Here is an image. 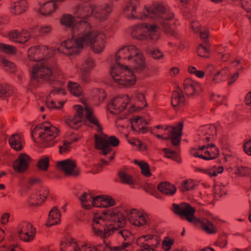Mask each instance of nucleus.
I'll return each instance as SVG.
<instances>
[{
	"label": "nucleus",
	"mask_w": 251,
	"mask_h": 251,
	"mask_svg": "<svg viewBox=\"0 0 251 251\" xmlns=\"http://www.w3.org/2000/svg\"><path fill=\"white\" fill-rule=\"evenodd\" d=\"M130 98L126 95L115 97L108 103V110L112 114H119L126 109L130 113L135 112L139 107L130 103Z\"/></svg>",
	"instance_id": "nucleus-11"
},
{
	"label": "nucleus",
	"mask_w": 251,
	"mask_h": 251,
	"mask_svg": "<svg viewBox=\"0 0 251 251\" xmlns=\"http://www.w3.org/2000/svg\"><path fill=\"white\" fill-rule=\"evenodd\" d=\"M10 214L8 213H4L1 215L0 223L1 224L5 225L9 222Z\"/></svg>",
	"instance_id": "nucleus-64"
},
{
	"label": "nucleus",
	"mask_w": 251,
	"mask_h": 251,
	"mask_svg": "<svg viewBox=\"0 0 251 251\" xmlns=\"http://www.w3.org/2000/svg\"><path fill=\"white\" fill-rule=\"evenodd\" d=\"M48 195V191L41 189L37 193H33L30 196L28 202L31 205H36L44 201Z\"/></svg>",
	"instance_id": "nucleus-28"
},
{
	"label": "nucleus",
	"mask_w": 251,
	"mask_h": 251,
	"mask_svg": "<svg viewBox=\"0 0 251 251\" xmlns=\"http://www.w3.org/2000/svg\"><path fill=\"white\" fill-rule=\"evenodd\" d=\"M77 243L71 237H66L60 244V251H77Z\"/></svg>",
	"instance_id": "nucleus-26"
},
{
	"label": "nucleus",
	"mask_w": 251,
	"mask_h": 251,
	"mask_svg": "<svg viewBox=\"0 0 251 251\" xmlns=\"http://www.w3.org/2000/svg\"><path fill=\"white\" fill-rule=\"evenodd\" d=\"M249 169L246 167L241 166L237 168V173L240 176H243L248 174Z\"/></svg>",
	"instance_id": "nucleus-63"
},
{
	"label": "nucleus",
	"mask_w": 251,
	"mask_h": 251,
	"mask_svg": "<svg viewBox=\"0 0 251 251\" xmlns=\"http://www.w3.org/2000/svg\"><path fill=\"white\" fill-rule=\"evenodd\" d=\"M16 50V48L13 46L0 43V51L4 53L13 54Z\"/></svg>",
	"instance_id": "nucleus-47"
},
{
	"label": "nucleus",
	"mask_w": 251,
	"mask_h": 251,
	"mask_svg": "<svg viewBox=\"0 0 251 251\" xmlns=\"http://www.w3.org/2000/svg\"><path fill=\"white\" fill-rule=\"evenodd\" d=\"M206 72L212 76L211 82L212 84H218L226 80L229 74V69L225 67L220 70L216 65L208 64L205 67Z\"/></svg>",
	"instance_id": "nucleus-15"
},
{
	"label": "nucleus",
	"mask_w": 251,
	"mask_h": 251,
	"mask_svg": "<svg viewBox=\"0 0 251 251\" xmlns=\"http://www.w3.org/2000/svg\"><path fill=\"white\" fill-rule=\"evenodd\" d=\"M96 66L95 60L93 58L88 57L84 59L79 68V75L83 83L86 84L90 81V72Z\"/></svg>",
	"instance_id": "nucleus-18"
},
{
	"label": "nucleus",
	"mask_w": 251,
	"mask_h": 251,
	"mask_svg": "<svg viewBox=\"0 0 251 251\" xmlns=\"http://www.w3.org/2000/svg\"><path fill=\"white\" fill-rule=\"evenodd\" d=\"M148 122L149 120L147 118L134 116L131 119V125L133 130L144 133L146 131V127Z\"/></svg>",
	"instance_id": "nucleus-25"
},
{
	"label": "nucleus",
	"mask_w": 251,
	"mask_h": 251,
	"mask_svg": "<svg viewBox=\"0 0 251 251\" xmlns=\"http://www.w3.org/2000/svg\"><path fill=\"white\" fill-rule=\"evenodd\" d=\"M129 143L132 145L138 147L140 150H144L145 148V146L143 143L138 139H133L131 141H130Z\"/></svg>",
	"instance_id": "nucleus-60"
},
{
	"label": "nucleus",
	"mask_w": 251,
	"mask_h": 251,
	"mask_svg": "<svg viewBox=\"0 0 251 251\" xmlns=\"http://www.w3.org/2000/svg\"><path fill=\"white\" fill-rule=\"evenodd\" d=\"M217 134L216 126L213 125H207L201 126L197 134L196 141L199 142H208Z\"/></svg>",
	"instance_id": "nucleus-19"
},
{
	"label": "nucleus",
	"mask_w": 251,
	"mask_h": 251,
	"mask_svg": "<svg viewBox=\"0 0 251 251\" xmlns=\"http://www.w3.org/2000/svg\"><path fill=\"white\" fill-rule=\"evenodd\" d=\"M106 248L105 245H98L95 247L89 242L81 243L80 245L77 244V251H101V247Z\"/></svg>",
	"instance_id": "nucleus-38"
},
{
	"label": "nucleus",
	"mask_w": 251,
	"mask_h": 251,
	"mask_svg": "<svg viewBox=\"0 0 251 251\" xmlns=\"http://www.w3.org/2000/svg\"><path fill=\"white\" fill-rule=\"evenodd\" d=\"M19 31L17 30H13L8 32L7 37L11 41H13L17 43H19Z\"/></svg>",
	"instance_id": "nucleus-55"
},
{
	"label": "nucleus",
	"mask_w": 251,
	"mask_h": 251,
	"mask_svg": "<svg viewBox=\"0 0 251 251\" xmlns=\"http://www.w3.org/2000/svg\"><path fill=\"white\" fill-rule=\"evenodd\" d=\"M52 26L50 25H44L40 26L38 32L42 35H47L50 33L52 30Z\"/></svg>",
	"instance_id": "nucleus-52"
},
{
	"label": "nucleus",
	"mask_w": 251,
	"mask_h": 251,
	"mask_svg": "<svg viewBox=\"0 0 251 251\" xmlns=\"http://www.w3.org/2000/svg\"><path fill=\"white\" fill-rule=\"evenodd\" d=\"M82 103L83 105H75L74 106V115L66 116L65 123L73 129H78L83 124L85 110L86 118L99 132L95 135L96 148L100 149L105 155L111 150V146L116 147L119 145V141L115 136L108 137L102 132L101 126L94 114L91 106L85 100H82Z\"/></svg>",
	"instance_id": "nucleus-5"
},
{
	"label": "nucleus",
	"mask_w": 251,
	"mask_h": 251,
	"mask_svg": "<svg viewBox=\"0 0 251 251\" xmlns=\"http://www.w3.org/2000/svg\"><path fill=\"white\" fill-rule=\"evenodd\" d=\"M126 224L125 215L117 208L95 212L92 217V230L94 235L108 236L114 232L126 240L131 235L130 232L124 227Z\"/></svg>",
	"instance_id": "nucleus-7"
},
{
	"label": "nucleus",
	"mask_w": 251,
	"mask_h": 251,
	"mask_svg": "<svg viewBox=\"0 0 251 251\" xmlns=\"http://www.w3.org/2000/svg\"><path fill=\"white\" fill-rule=\"evenodd\" d=\"M174 211L175 213L186 218L190 222L196 224L199 221L194 216L195 209L187 203H181L179 205L173 204Z\"/></svg>",
	"instance_id": "nucleus-17"
},
{
	"label": "nucleus",
	"mask_w": 251,
	"mask_h": 251,
	"mask_svg": "<svg viewBox=\"0 0 251 251\" xmlns=\"http://www.w3.org/2000/svg\"><path fill=\"white\" fill-rule=\"evenodd\" d=\"M66 93V91L62 87L54 88L52 89L50 95L47 98L46 105L50 109H61L66 102V100L56 102L52 99V97L56 95L64 96Z\"/></svg>",
	"instance_id": "nucleus-20"
},
{
	"label": "nucleus",
	"mask_w": 251,
	"mask_h": 251,
	"mask_svg": "<svg viewBox=\"0 0 251 251\" xmlns=\"http://www.w3.org/2000/svg\"><path fill=\"white\" fill-rule=\"evenodd\" d=\"M245 152L249 155H251V140L246 141L243 146Z\"/></svg>",
	"instance_id": "nucleus-62"
},
{
	"label": "nucleus",
	"mask_w": 251,
	"mask_h": 251,
	"mask_svg": "<svg viewBox=\"0 0 251 251\" xmlns=\"http://www.w3.org/2000/svg\"><path fill=\"white\" fill-rule=\"evenodd\" d=\"M59 129L50 124H43L36 126L33 129L32 136L35 141L45 147L53 146L55 139L58 136Z\"/></svg>",
	"instance_id": "nucleus-8"
},
{
	"label": "nucleus",
	"mask_w": 251,
	"mask_h": 251,
	"mask_svg": "<svg viewBox=\"0 0 251 251\" xmlns=\"http://www.w3.org/2000/svg\"><path fill=\"white\" fill-rule=\"evenodd\" d=\"M67 87L70 93L75 97H79L83 94L82 88L77 82L69 81Z\"/></svg>",
	"instance_id": "nucleus-34"
},
{
	"label": "nucleus",
	"mask_w": 251,
	"mask_h": 251,
	"mask_svg": "<svg viewBox=\"0 0 251 251\" xmlns=\"http://www.w3.org/2000/svg\"><path fill=\"white\" fill-rule=\"evenodd\" d=\"M9 142L11 147L16 150H21L23 147V139L21 135L15 134L9 139Z\"/></svg>",
	"instance_id": "nucleus-35"
},
{
	"label": "nucleus",
	"mask_w": 251,
	"mask_h": 251,
	"mask_svg": "<svg viewBox=\"0 0 251 251\" xmlns=\"http://www.w3.org/2000/svg\"><path fill=\"white\" fill-rule=\"evenodd\" d=\"M49 164V159L47 157H44L41 158L38 163L40 169L46 171L47 170Z\"/></svg>",
	"instance_id": "nucleus-50"
},
{
	"label": "nucleus",
	"mask_w": 251,
	"mask_h": 251,
	"mask_svg": "<svg viewBox=\"0 0 251 251\" xmlns=\"http://www.w3.org/2000/svg\"><path fill=\"white\" fill-rule=\"evenodd\" d=\"M119 176L122 182L127 184H133L134 183L133 177L124 171H120Z\"/></svg>",
	"instance_id": "nucleus-41"
},
{
	"label": "nucleus",
	"mask_w": 251,
	"mask_h": 251,
	"mask_svg": "<svg viewBox=\"0 0 251 251\" xmlns=\"http://www.w3.org/2000/svg\"><path fill=\"white\" fill-rule=\"evenodd\" d=\"M0 251H23L18 246L11 245L8 247L5 246L0 247Z\"/></svg>",
	"instance_id": "nucleus-58"
},
{
	"label": "nucleus",
	"mask_w": 251,
	"mask_h": 251,
	"mask_svg": "<svg viewBox=\"0 0 251 251\" xmlns=\"http://www.w3.org/2000/svg\"><path fill=\"white\" fill-rule=\"evenodd\" d=\"M124 211L126 220L133 226L144 227L150 222V214L144 209L127 207Z\"/></svg>",
	"instance_id": "nucleus-12"
},
{
	"label": "nucleus",
	"mask_w": 251,
	"mask_h": 251,
	"mask_svg": "<svg viewBox=\"0 0 251 251\" xmlns=\"http://www.w3.org/2000/svg\"><path fill=\"white\" fill-rule=\"evenodd\" d=\"M198 222L201 224L204 231L209 234L215 233L217 232L216 227L213 221V217L210 215L207 218H203L201 221L198 219Z\"/></svg>",
	"instance_id": "nucleus-27"
},
{
	"label": "nucleus",
	"mask_w": 251,
	"mask_h": 251,
	"mask_svg": "<svg viewBox=\"0 0 251 251\" xmlns=\"http://www.w3.org/2000/svg\"><path fill=\"white\" fill-rule=\"evenodd\" d=\"M1 62L4 67L6 68L7 70H9L11 73L14 72L16 66L13 63L8 61L5 58L2 59Z\"/></svg>",
	"instance_id": "nucleus-53"
},
{
	"label": "nucleus",
	"mask_w": 251,
	"mask_h": 251,
	"mask_svg": "<svg viewBox=\"0 0 251 251\" xmlns=\"http://www.w3.org/2000/svg\"><path fill=\"white\" fill-rule=\"evenodd\" d=\"M112 10L111 4H106L99 7L91 1H82L75 6L73 15L63 14L60 18V23L65 27L71 28V33L75 27L78 28V32H83L88 27L93 28L89 23L92 17L104 21Z\"/></svg>",
	"instance_id": "nucleus-6"
},
{
	"label": "nucleus",
	"mask_w": 251,
	"mask_h": 251,
	"mask_svg": "<svg viewBox=\"0 0 251 251\" xmlns=\"http://www.w3.org/2000/svg\"><path fill=\"white\" fill-rule=\"evenodd\" d=\"M185 103V99L180 89L175 91L172 96V104L174 107H181Z\"/></svg>",
	"instance_id": "nucleus-33"
},
{
	"label": "nucleus",
	"mask_w": 251,
	"mask_h": 251,
	"mask_svg": "<svg viewBox=\"0 0 251 251\" xmlns=\"http://www.w3.org/2000/svg\"><path fill=\"white\" fill-rule=\"evenodd\" d=\"M61 212L56 206L53 207L50 211L48 220L46 225L48 226L57 225L60 222Z\"/></svg>",
	"instance_id": "nucleus-31"
},
{
	"label": "nucleus",
	"mask_w": 251,
	"mask_h": 251,
	"mask_svg": "<svg viewBox=\"0 0 251 251\" xmlns=\"http://www.w3.org/2000/svg\"><path fill=\"white\" fill-rule=\"evenodd\" d=\"M157 189L162 194L169 196L173 195L176 191L175 186L167 182H163L159 184Z\"/></svg>",
	"instance_id": "nucleus-36"
},
{
	"label": "nucleus",
	"mask_w": 251,
	"mask_h": 251,
	"mask_svg": "<svg viewBox=\"0 0 251 251\" xmlns=\"http://www.w3.org/2000/svg\"><path fill=\"white\" fill-rule=\"evenodd\" d=\"M79 200L83 208L89 210L92 207L108 208L114 206L116 201L111 196L107 195H94L90 193H84Z\"/></svg>",
	"instance_id": "nucleus-9"
},
{
	"label": "nucleus",
	"mask_w": 251,
	"mask_h": 251,
	"mask_svg": "<svg viewBox=\"0 0 251 251\" xmlns=\"http://www.w3.org/2000/svg\"><path fill=\"white\" fill-rule=\"evenodd\" d=\"M241 5L247 12H249L251 7V0H242Z\"/></svg>",
	"instance_id": "nucleus-61"
},
{
	"label": "nucleus",
	"mask_w": 251,
	"mask_h": 251,
	"mask_svg": "<svg viewBox=\"0 0 251 251\" xmlns=\"http://www.w3.org/2000/svg\"><path fill=\"white\" fill-rule=\"evenodd\" d=\"M53 54V50L46 46L31 47L28 50L25 64L29 69L32 80L37 82L48 81L60 85L64 84L65 76L56 67H52L47 58Z\"/></svg>",
	"instance_id": "nucleus-3"
},
{
	"label": "nucleus",
	"mask_w": 251,
	"mask_h": 251,
	"mask_svg": "<svg viewBox=\"0 0 251 251\" xmlns=\"http://www.w3.org/2000/svg\"><path fill=\"white\" fill-rule=\"evenodd\" d=\"M56 166L57 169L66 175L76 176L79 174V170L73 160L68 159L58 161Z\"/></svg>",
	"instance_id": "nucleus-21"
},
{
	"label": "nucleus",
	"mask_w": 251,
	"mask_h": 251,
	"mask_svg": "<svg viewBox=\"0 0 251 251\" xmlns=\"http://www.w3.org/2000/svg\"><path fill=\"white\" fill-rule=\"evenodd\" d=\"M146 191L156 198H160L159 194L155 190L152 185H148L146 188Z\"/></svg>",
	"instance_id": "nucleus-56"
},
{
	"label": "nucleus",
	"mask_w": 251,
	"mask_h": 251,
	"mask_svg": "<svg viewBox=\"0 0 251 251\" xmlns=\"http://www.w3.org/2000/svg\"><path fill=\"white\" fill-rule=\"evenodd\" d=\"M36 233L35 228L30 223L24 222L17 226L16 235L21 240L30 242L33 240Z\"/></svg>",
	"instance_id": "nucleus-16"
},
{
	"label": "nucleus",
	"mask_w": 251,
	"mask_h": 251,
	"mask_svg": "<svg viewBox=\"0 0 251 251\" xmlns=\"http://www.w3.org/2000/svg\"><path fill=\"white\" fill-rule=\"evenodd\" d=\"M232 67L237 68V71H242L245 68V62L240 58H234L230 60Z\"/></svg>",
	"instance_id": "nucleus-43"
},
{
	"label": "nucleus",
	"mask_w": 251,
	"mask_h": 251,
	"mask_svg": "<svg viewBox=\"0 0 251 251\" xmlns=\"http://www.w3.org/2000/svg\"><path fill=\"white\" fill-rule=\"evenodd\" d=\"M139 0H129L123 9L125 16L129 19H150L153 24L144 23L137 25L128 29L131 36L137 40L155 42L160 37L159 30H164L173 34V27L171 23L174 17V13L162 4H157L148 7L145 6L142 12H137Z\"/></svg>",
	"instance_id": "nucleus-1"
},
{
	"label": "nucleus",
	"mask_w": 251,
	"mask_h": 251,
	"mask_svg": "<svg viewBox=\"0 0 251 251\" xmlns=\"http://www.w3.org/2000/svg\"><path fill=\"white\" fill-rule=\"evenodd\" d=\"M15 93L12 88L9 86H0V98L2 100H8L14 99Z\"/></svg>",
	"instance_id": "nucleus-37"
},
{
	"label": "nucleus",
	"mask_w": 251,
	"mask_h": 251,
	"mask_svg": "<svg viewBox=\"0 0 251 251\" xmlns=\"http://www.w3.org/2000/svg\"><path fill=\"white\" fill-rule=\"evenodd\" d=\"M134 163L141 169L142 174L146 177H150L151 173L148 164L143 160L135 159Z\"/></svg>",
	"instance_id": "nucleus-39"
},
{
	"label": "nucleus",
	"mask_w": 251,
	"mask_h": 251,
	"mask_svg": "<svg viewBox=\"0 0 251 251\" xmlns=\"http://www.w3.org/2000/svg\"><path fill=\"white\" fill-rule=\"evenodd\" d=\"M195 182L191 179L184 180L181 184L180 189L182 191L185 192L193 190L195 187Z\"/></svg>",
	"instance_id": "nucleus-44"
},
{
	"label": "nucleus",
	"mask_w": 251,
	"mask_h": 251,
	"mask_svg": "<svg viewBox=\"0 0 251 251\" xmlns=\"http://www.w3.org/2000/svg\"><path fill=\"white\" fill-rule=\"evenodd\" d=\"M227 243V242L226 237L225 236H222L218 239L215 245L221 248H224L226 247Z\"/></svg>",
	"instance_id": "nucleus-57"
},
{
	"label": "nucleus",
	"mask_w": 251,
	"mask_h": 251,
	"mask_svg": "<svg viewBox=\"0 0 251 251\" xmlns=\"http://www.w3.org/2000/svg\"><path fill=\"white\" fill-rule=\"evenodd\" d=\"M59 4L51 0L44 2L40 5L39 13L45 16H50L58 8Z\"/></svg>",
	"instance_id": "nucleus-23"
},
{
	"label": "nucleus",
	"mask_w": 251,
	"mask_h": 251,
	"mask_svg": "<svg viewBox=\"0 0 251 251\" xmlns=\"http://www.w3.org/2000/svg\"><path fill=\"white\" fill-rule=\"evenodd\" d=\"M183 87L186 95L191 96L194 95L196 91L200 88V84L190 78H186L184 81Z\"/></svg>",
	"instance_id": "nucleus-32"
},
{
	"label": "nucleus",
	"mask_w": 251,
	"mask_h": 251,
	"mask_svg": "<svg viewBox=\"0 0 251 251\" xmlns=\"http://www.w3.org/2000/svg\"><path fill=\"white\" fill-rule=\"evenodd\" d=\"M130 103L135 104L139 107L137 111L139 110L147 105V102L145 99V95L143 93L136 91L135 92L130 98Z\"/></svg>",
	"instance_id": "nucleus-30"
},
{
	"label": "nucleus",
	"mask_w": 251,
	"mask_h": 251,
	"mask_svg": "<svg viewBox=\"0 0 251 251\" xmlns=\"http://www.w3.org/2000/svg\"><path fill=\"white\" fill-rule=\"evenodd\" d=\"M174 244V240L169 237H166L162 242V249L164 251H169Z\"/></svg>",
	"instance_id": "nucleus-45"
},
{
	"label": "nucleus",
	"mask_w": 251,
	"mask_h": 251,
	"mask_svg": "<svg viewBox=\"0 0 251 251\" xmlns=\"http://www.w3.org/2000/svg\"><path fill=\"white\" fill-rule=\"evenodd\" d=\"M115 63L111 64L109 74L117 84L126 87L134 85L136 77L130 66L142 71L146 68L145 58L140 50L134 45L121 47L114 56Z\"/></svg>",
	"instance_id": "nucleus-2"
},
{
	"label": "nucleus",
	"mask_w": 251,
	"mask_h": 251,
	"mask_svg": "<svg viewBox=\"0 0 251 251\" xmlns=\"http://www.w3.org/2000/svg\"><path fill=\"white\" fill-rule=\"evenodd\" d=\"M71 147L70 143L67 141H65L64 142L63 145L60 147L59 152L61 154L66 153L69 151Z\"/></svg>",
	"instance_id": "nucleus-59"
},
{
	"label": "nucleus",
	"mask_w": 251,
	"mask_h": 251,
	"mask_svg": "<svg viewBox=\"0 0 251 251\" xmlns=\"http://www.w3.org/2000/svg\"><path fill=\"white\" fill-rule=\"evenodd\" d=\"M28 4L25 0H20L11 2L10 5V10L14 15H20L25 12L27 8Z\"/></svg>",
	"instance_id": "nucleus-29"
},
{
	"label": "nucleus",
	"mask_w": 251,
	"mask_h": 251,
	"mask_svg": "<svg viewBox=\"0 0 251 251\" xmlns=\"http://www.w3.org/2000/svg\"><path fill=\"white\" fill-rule=\"evenodd\" d=\"M71 35V38L63 41L58 48L60 52L67 55L78 54L87 47L96 53H101L105 48L106 37L102 29L88 27L83 32H78V28L75 27Z\"/></svg>",
	"instance_id": "nucleus-4"
},
{
	"label": "nucleus",
	"mask_w": 251,
	"mask_h": 251,
	"mask_svg": "<svg viewBox=\"0 0 251 251\" xmlns=\"http://www.w3.org/2000/svg\"><path fill=\"white\" fill-rule=\"evenodd\" d=\"M29 162V156L25 153H21L13 162V169L16 172L24 173L27 170Z\"/></svg>",
	"instance_id": "nucleus-22"
},
{
	"label": "nucleus",
	"mask_w": 251,
	"mask_h": 251,
	"mask_svg": "<svg viewBox=\"0 0 251 251\" xmlns=\"http://www.w3.org/2000/svg\"><path fill=\"white\" fill-rule=\"evenodd\" d=\"M147 52L150 53L155 59H160L163 57V52L158 49H153L151 50L148 49Z\"/></svg>",
	"instance_id": "nucleus-54"
},
{
	"label": "nucleus",
	"mask_w": 251,
	"mask_h": 251,
	"mask_svg": "<svg viewBox=\"0 0 251 251\" xmlns=\"http://www.w3.org/2000/svg\"><path fill=\"white\" fill-rule=\"evenodd\" d=\"M214 193L216 197H221L226 194V189L223 185L217 184L214 186Z\"/></svg>",
	"instance_id": "nucleus-46"
},
{
	"label": "nucleus",
	"mask_w": 251,
	"mask_h": 251,
	"mask_svg": "<svg viewBox=\"0 0 251 251\" xmlns=\"http://www.w3.org/2000/svg\"><path fill=\"white\" fill-rule=\"evenodd\" d=\"M163 151L167 157L175 160L176 162L179 161L180 159L178 154L176 151L166 148L164 149Z\"/></svg>",
	"instance_id": "nucleus-48"
},
{
	"label": "nucleus",
	"mask_w": 251,
	"mask_h": 251,
	"mask_svg": "<svg viewBox=\"0 0 251 251\" xmlns=\"http://www.w3.org/2000/svg\"><path fill=\"white\" fill-rule=\"evenodd\" d=\"M209 99L215 105H219L223 103L225 97L218 94L211 93L209 94Z\"/></svg>",
	"instance_id": "nucleus-42"
},
{
	"label": "nucleus",
	"mask_w": 251,
	"mask_h": 251,
	"mask_svg": "<svg viewBox=\"0 0 251 251\" xmlns=\"http://www.w3.org/2000/svg\"><path fill=\"white\" fill-rule=\"evenodd\" d=\"M198 54L202 57H207L209 56V50L202 45H199L197 49Z\"/></svg>",
	"instance_id": "nucleus-51"
},
{
	"label": "nucleus",
	"mask_w": 251,
	"mask_h": 251,
	"mask_svg": "<svg viewBox=\"0 0 251 251\" xmlns=\"http://www.w3.org/2000/svg\"><path fill=\"white\" fill-rule=\"evenodd\" d=\"M190 153L195 157L204 160H211L215 158L219 155V150L213 144L207 146L202 145L198 148H192Z\"/></svg>",
	"instance_id": "nucleus-14"
},
{
	"label": "nucleus",
	"mask_w": 251,
	"mask_h": 251,
	"mask_svg": "<svg viewBox=\"0 0 251 251\" xmlns=\"http://www.w3.org/2000/svg\"><path fill=\"white\" fill-rule=\"evenodd\" d=\"M34 30L33 28H31L29 31L25 30H22L19 31L18 40L19 43H25L26 42L31 38V32Z\"/></svg>",
	"instance_id": "nucleus-40"
},
{
	"label": "nucleus",
	"mask_w": 251,
	"mask_h": 251,
	"mask_svg": "<svg viewBox=\"0 0 251 251\" xmlns=\"http://www.w3.org/2000/svg\"><path fill=\"white\" fill-rule=\"evenodd\" d=\"M183 124L178 123L176 126L167 125H158L151 129V133L159 139L163 140L171 139L175 146L179 144L180 140L181 131Z\"/></svg>",
	"instance_id": "nucleus-10"
},
{
	"label": "nucleus",
	"mask_w": 251,
	"mask_h": 251,
	"mask_svg": "<svg viewBox=\"0 0 251 251\" xmlns=\"http://www.w3.org/2000/svg\"><path fill=\"white\" fill-rule=\"evenodd\" d=\"M188 71L190 74L194 75L199 78H203L205 75V72L202 70H197V69L192 66L188 67Z\"/></svg>",
	"instance_id": "nucleus-49"
},
{
	"label": "nucleus",
	"mask_w": 251,
	"mask_h": 251,
	"mask_svg": "<svg viewBox=\"0 0 251 251\" xmlns=\"http://www.w3.org/2000/svg\"><path fill=\"white\" fill-rule=\"evenodd\" d=\"M161 241L159 234L156 231H152L139 237L136 244L143 248L139 251H155V248L160 244Z\"/></svg>",
	"instance_id": "nucleus-13"
},
{
	"label": "nucleus",
	"mask_w": 251,
	"mask_h": 251,
	"mask_svg": "<svg viewBox=\"0 0 251 251\" xmlns=\"http://www.w3.org/2000/svg\"><path fill=\"white\" fill-rule=\"evenodd\" d=\"M194 169L195 172L206 175L210 177L217 176L218 174L222 173L224 170L223 167L220 166H212L208 168L196 167Z\"/></svg>",
	"instance_id": "nucleus-24"
}]
</instances>
